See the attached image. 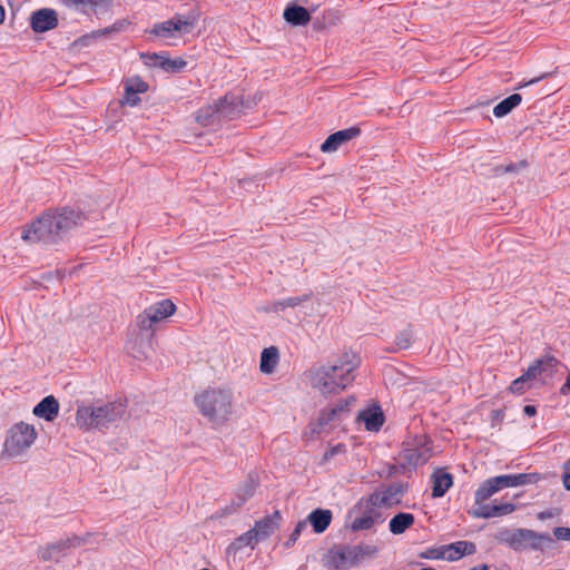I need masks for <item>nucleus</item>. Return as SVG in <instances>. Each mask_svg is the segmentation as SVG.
I'll return each mask as SVG.
<instances>
[{
	"label": "nucleus",
	"mask_w": 570,
	"mask_h": 570,
	"mask_svg": "<svg viewBox=\"0 0 570 570\" xmlns=\"http://www.w3.org/2000/svg\"><path fill=\"white\" fill-rule=\"evenodd\" d=\"M509 488L505 475H498L483 481L474 493L475 502H484L502 489Z\"/></svg>",
	"instance_id": "f3484780"
},
{
	"label": "nucleus",
	"mask_w": 570,
	"mask_h": 570,
	"mask_svg": "<svg viewBox=\"0 0 570 570\" xmlns=\"http://www.w3.org/2000/svg\"><path fill=\"white\" fill-rule=\"evenodd\" d=\"M420 558L432 559V560H438V559L444 560L443 546H441L439 548H430V549L425 550L424 552H421Z\"/></svg>",
	"instance_id": "58836bf2"
},
{
	"label": "nucleus",
	"mask_w": 570,
	"mask_h": 570,
	"mask_svg": "<svg viewBox=\"0 0 570 570\" xmlns=\"http://www.w3.org/2000/svg\"><path fill=\"white\" fill-rule=\"evenodd\" d=\"M514 510L515 505L513 503L492 504L493 518L510 514Z\"/></svg>",
	"instance_id": "e433bc0d"
},
{
	"label": "nucleus",
	"mask_w": 570,
	"mask_h": 570,
	"mask_svg": "<svg viewBox=\"0 0 570 570\" xmlns=\"http://www.w3.org/2000/svg\"><path fill=\"white\" fill-rule=\"evenodd\" d=\"M106 0H90L88 1V4L91 6V7H97L99 6L101 2H105Z\"/></svg>",
	"instance_id": "864d4df0"
},
{
	"label": "nucleus",
	"mask_w": 570,
	"mask_h": 570,
	"mask_svg": "<svg viewBox=\"0 0 570 570\" xmlns=\"http://www.w3.org/2000/svg\"><path fill=\"white\" fill-rule=\"evenodd\" d=\"M523 412L528 416H533L537 413V409L533 405H525Z\"/></svg>",
	"instance_id": "09e8293b"
},
{
	"label": "nucleus",
	"mask_w": 570,
	"mask_h": 570,
	"mask_svg": "<svg viewBox=\"0 0 570 570\" xmlns=\"http://www.w3.org/2000/svg\"><path fill=\"white\" fill-rule=\"evenodd\" d=\"M421 570H435L434 568H423Z\"/></svg>",
	"instance_id": "bf43d9fd"
},
{
	"label": "nucleus",
	"mask_w": 570,
	"mask_h": 570,
	"mask_svg": "<svg viewBox=\"0 0 570 570\" xmlns=\"http://www.w3.org/2000/svg\"><path fill=\"white\" fill-rule=\"evenodd\" d=\"M198 18L199 14L196 12L187 14L177 13L169 20L154 24L150 33L161 38H171L175 33L185 35L195 28Z\"/></svg>",
	"instance_id": "6e6552de"
},
{
	"label": "nucleus",
	"mask_w": 570,
	"mask_h": 570,
	"mask_svg": "<svg viewBox=\"0 0 570 570\" xmlns=\"http://www.w3.org/2000/svg\"><path fill=\"white\" fill-rule=\"evenodd\" d=\"M59 412V403L53 395L43 397L32 410L33 415L51 422Z\"/></svg>",
	"instance_id": "6ab92c4d"
},
{
	"label": "nucleus",
	"mask_w": 570,
	"mask_h": 570,
	"mask_svg": "<svg viewBox=\"0 0 570 570\" xmlns=\"http://www.w3.org/2000/svg\"><path fill=\"white\" fill-rule=\"evenodd\" d=\"M406 490L407 485L404 483H391L374 491L368 498V503L376 508H391L401 502Z\"/></svg>",
	"instance_id": "9d476101"
},
{
	"label": "nucleus",
	"mask_w": 570,
	"mask_h": 570,
	"mask_svg": "<svg viewBox=\"0 0 570 570\" xmlns=\"http://www.w3.org/2000/svg\"><path fill=\"white\" fill-rule=\"evenodd\" d=\"M471 570H489V569H488V566L481 564V566L473 567Z\"/></svg>",
	"instance_id": "6e6d98bb"
},
{
	"label": "nucleus",
	"mask_w": 570,
	"mask_h": 570,
	"mask_svg": "<svg viewBox=\"0 0 570 570\" xmlns=\"http://www.w3.org/2000/svg\"><path fill=\"white\" fill-rule=\"evenodd\" d=\"M37 438L38 433L32 424L22 421L13 424L7 432L3 455L11 459L24 455Z\"/></svg>",
	"instance_id": "423d86ee"
},
{
	"label": "nucleus",
	"mask_w": 570,
	"mask_h": 570,
	"mask_svg": "<svg viewBox=\"0 0 570 570\" xmlns=\"http://www.w3.org/2000/svg\"><path fill=\"white\" fill-rule=\"evenodd\" d=\"M81 542V539L77 537L52 542L39 548L38 557L45 562L59 561L71 548L79 547Z\"/></svg>",
	"instance_id": "f8f14e48"
},
{
	"label": "nucleus",
	"mask_w": 570,
	"mask_h": 570,
	"mask_svg": "<svg viewBox=\"0 0 570 570\" xmlns=\"http://www.w3.org/2000/svg\"><path fill=\"white\" fill-rule=\"evenodd\" d=\"M176 311V305L170 299H163L147 307L137 316V325L140 330L149 331L153 325L169 317Z\"/></svg>",
	"instance_id": "1a4fd4ad"
},
{
	"label": "nucleus",
	"mask_w": 570,
	"mask_h": 570,
	"mask_svg": "<svg viewBox=\"0 0 570 570\" xmlns=\"http://www.w3.org/2000/svg\"><path fill=\"white\" fill-rule=\"evenodd\" d=\"M258 542L256 540V537L254 535L252 530H248L247 532L239 535L237 539H235L230 546L228 547L229 551L237 552L242 550L244 547H250L254 548V546Z\"/></svg>",
	"instance_id": "72a5a7b5"
},
{
	"label": "nucleus",
	"mask_w": 570,
	"mask_h": 570,
	"mask_svg": "<svg viewBox=\"0 0 570 570\" xmlns=\"http://www.w3.org/2000/svg\"><path fill=\"white\" fill-rule=\"evenodd\" d=\"M358 420L364 422L367 431L376 432L384 423V415L379 407L368 409L360 412Z\"/></svg>",
	"instance_id": "393cba45"
},
{
	"label": "nucleus",
	"mask_w": 570,
	"mask_h": 570,
	"mask_svg": "<svg viewBox=\"0 0 570 570\" xmlns=\"http://www.w3.org/2000/svg\"><path fill=\"white\" fill-rule=\"evenodd\" d=\"M355 404L354 397H348L344 401H338L334 406L324 409L320 412L316 421H312L307 429L306 434L309 439L318 436L321 434H327L335 429L338 423L345 419L351 410V406Z\"/></svg>",
	"instance_id": "0eeeda50"
},
{
	"label": "nucleus",
	"mask_w": 570,
	"mask_h": 570,
	"mask_svg": "<svg viewBox=\"0 0 570 570\" xmlns=\"http://www.w3.org/2000/svg\"><path fill=\"white\" fill-rule=\"evenodd\" d=\"M522 101V97L519 94H513L508 98L500 101L493 108V115L498 118H502L510 114L515 107H518Z\"/></svg>",
	"instance_id": "c756f323"
},
{
	"label": "nucleus",
	"mask_w": 570,
	"mask_h": 570,
	"mask_svg": "<svg viewBox=\"0 0 570 570\" xmlns=\"http://www.w3.org/2000/svg\"><path fill=\"white\" fill-rule=\"evenodd\" d=\"M125 415V406L121 403L111 402L100 406H79L76 413V423L80 429L94 430L108 428L121 420Z\"/></svg>",
	"instance_id": "20e7f679"
},
{
	"label": "nucleus",
	"mask_w": 570,
	"mask_h": 570,
	"mask_svg": "<svg viewBox=\"0 0 570 570\" xmlns=\"http://www.w3.org/2000/svg\"><path fill=\"white\" fill-rule=\"evenodd\" d=\"M494 414H495L497 417H500L501 412L500 411H495Z\"/></svg>",
	"instance_id": "13d9d810"
},
{
	"label": "nucleus",
	"mask_w": 570,
	"mask_h": 570,
	"mask_svg": "<svg viewBox=\"0 0 570 570\" xmlns=\"http://www.w3.org/2000/svg\"><path fill=\"white\" fill-rule=\"evenodd\" d=\"M127 24H128V22L122 20V21L114 23L111 27L105 28L102 30H98L94 35L95 36H106V35H109V33H111L114 31L122 30Z\"/></svg>",
	"instance_id": "37998d69"
},
{
	"label": "nucleus",
	"mask_w": 570,
	"mask_h": 570,
	"mask_svg": "<svg viewBox=\"0 0 570 570\" xmlns=\"http://www.w3.org/2000/svg\"><path fill=\"white\" fill-rule=\"evenodd\" d=\"M557 371V367L554 368H542V373L547 376V377H552L553 374L556 373Z\"/></svg>",
	"instance_id": "603ef678"
},
{
	"label": "nucleus",
	"mask_w": 570,
	"mask_h": 570,
	"mask_svg": "<svg viewBox=\"0 0 570 570\" xmlns=\"http://www.w3.org/2000/svg\"><path fill=\"white\" fill-rule=\"evenodd\" d=\"M553 535L558 540L570 541V528L557 527L553 530Z\"/></svg>",
	"instance_id": "a18cd8bd"
},
{
	"label": "nucleus",
	"mask_w": 570,
	"mask_h": 570,
	"mask_svg": "<svg viewBox=\"0 0 570 570\" xmlns=\"http://www.w3.org/2000/svg\"><path fill=\"white\" fill-rule=\"evenodd\" d=\"M144 62L149 67H158L166 72H176L185 68L186 61L181 58L170 59L158 53H142Z\"/></svg>",
	"instance_id": "dca6fc26"
},
{
	"label": "nucleus",
	"mask_w": 570,
	"mask_h": 570,
	"mask_svg": "<svg viewBox=\"0 0 570 570\" xmlns=\"http://www.w3.org/2000/svg\"><path fill=\"white\" fill-rule=\"evenodd\" d=\"M374 523L375 521L372 515H362L353 520L351 528L353 531L368 530Z\"/></svg>",
	"instance_id": "c9c22d12"
},
{
	"label": "nucleus",
	"mask_w": 570,
	"mask_h": 570,
	"mask_svg": "<svg viewBox=\"0 0 570 570\" xmlns=\"http://www.w3.org/2000/svg\"><path fill=\"white\" fill-rule=\"evenodd\" d=\"M544 518H546V513H543V512H542V513H540V514H539V519H541V520H542V519H544Z\"/></svg>",
	"instance_id": "4d7b16f0"
},
{
	"label": "nucleus",
	"mask_w": 570,
	"mask_h": 570,
	"mask_svg": "<svg viewBox=\"0 0 570 570\" xmlns=\"http://www.w3.org/2000/svg\"><path fill=\"white\" fill-rule=\"evenodd\" d=\"M529 380L527 377H524V374L521 375L520 377L515 379L511 385H510V391L512 393H515V394H522L527 387H525V383L528 382Z\"/></svg>",
	"instance_id": "79ce46f5"
},
{
	"label": "nucleus",
	"mask_w": 570,
	"mask_h": 570,
	"mask_svg": "<svg viewBox=\"0 0 570 570\" xmlns=\"http://www.w3.org/2000/svg\"><path fill=\"white\" fill-rule=\"evenodd\" d=\"M217 105L219 109L224 108L230 112V115H219L220 118L233 119L240 112L242 100L236 95H226L217 101Z\"/></svg>",
	"instance_id": "c85d7f7f"
},
{
	"label": "nucleus",
	"mask_w": 570,
	"mask_h": 570,
	"mask_svg": "<svg viewBox=\"0 0 570 570\" xmlns=\"http://www.w3.org/2000/svg\"><path fill=\"white\" fill-rule=\"evenodd\" d=\"M412 342V333L407 330L401 332L395 340V343L399 348L406 350L410 347Z\"/></svg>",
	"instance_id": "4c0bfd02"
},
{
	"label": "nucleus",
	"mask_w": 570,
	"mask_h": 570,
	"mask_svg": "<svg viewBox=\"0 0 570 570\" xmlns=\"http://www.w3.org/2000/svg\"><path fill=\"white\" fill-rule=\"evenodd\" d=\"M4 21V9L3 7L0 4V24H2Z\"/></svg>",
	"instance_id": "5fc2aeb1"
},
{
	"label": "nucleus",
	"mask_w": 570,
	"mask_h": 570,
	"mask_svg": "<svg viewBox=\"0 0 570 570\" xmlns=\"http://www.w3.org/2000/svg\"><path fill=\"white\" fill-rule=\"evenodd\" d=\"M495 539L517 552L543 550L546 546L553 543L549 533H539L524 528L502 529L498 532Z\"/></svg>",
	"instance_id": "39448f33"
},
{
	"label": "nucleus",
	"mask_w": 570,
	"mask_h": 570,
	"mask_svg": "<svg viewBox=\"0 0 570 570\" xmlns=\"http://www.w3.org/2000/svg\"><path fill=\"white\" fill-rule=\"evenodd\" d=\"M257 487V476L249 474L248 478L239 485L237 490L235 504L238 508L242 507L248 499H250L254 495Z\"/></svg>",
	"instance_id": "bb28decb"
},
{
	"label": "nucleus",
	"mask_w": 570,
	"mask_h": 570,
	"mask_svg": "<svg viewBox=\"0 0 570 570\" xmlns=\"http://www.w3.org/2000/svg\"><path fill=\"white\" fill-rule=\"evenodd\" d=\"M470 514L474 518L490 519L493 518L492 504H484V502H475Z\"/></svg>",
	"instance_id": "f704fd0d"
},
{
	"label": "nucleus",
	"mask_w": 570,
	"mask_h": 570,
	"mask_svg": "<svg viewBox=\"0 0 570 570\" xmlns=\"http://www.w3.org/2000/svg\"><path fill=\"white\" fill-rule=\"evenodd\" d=\"M283 17L292 26H306L311 21V14L307 9L296 4H289L285 8Z\"/></svg>",
	"instance_id": "412c9836"
},
{
	"label": "nucleus",
	"mask_w": 570,
	"mask_h": 570,
	"mask_svg": "<svg viewBox=\"0 0 570 570\" xmlns=\"http://www.w3.org/2000/svg\"><path fill=\"white\" fill-rule=\"evenodd\" d=\"M431 455L432 453L430 446L428 445L426 438L422 436L416 441L414 446L403 450L401 460L403 461L404 466L409 465L415 468L426 463Z\"/></svg>",
	"instance_id": "ddd939ff"
},
{
	"label": "nucleus",
	"mask_w": 570,
	"mask_h": 570,
	"mask_svg": "<svg viewBox=\"0 0 570 570\" xmlns=\"http://www.w3.org/2000/svg\"><path fill=\"white\" fill-rule=\"evenodd\" d=\"M125 87H131L132 90L137 94L146 92L148 89V85L139 78L129 79L126 81Z\"/></svg>",
	"instance_id": "a19ab883"
},
{
	"label": "nucleus",
	"mask_w": 570,
	"mask_h": 570,
	"mask_svg": "<svg viewBox=\"0 0 570 570\" xmlns=\"http://www.w3.org/2000/svg\"><path fill=\"white\" fill-rule=\"evenodd\" d=\"M360 365L358 356L351 352L343 354L333 365H322L311 374V384L323 395L338 393L355 379L354 370Z\"/></svg>",
	"instance_id": "f03ea898"
},
{
	"label": "nucleus",
	"mask_w": 570,
	"mask_h": 570,
	"mask_svg": "<svg viewBox=\"0 0 570 570\" xmlns=\"http://www.w3.org/2000/svg\"><path fill=\"white\" fill-rule=\"evenodd\" d=\"M505 478L509 488L533 484L540 480V475L538 473L510 474L505 475Z\"/></svg>",
	"instance_id": "473e14b6"
},
{
	"label": "nucleus",
	"mask_w": 570,
	"mask_h": 570,
	"mask_svg": "<svg viewBox=\"0 0 570 570\" xmlns=\"http://www.w3.org/2000/svg\"><path fill=\"white\" fill-rule=\"evenodd\" d=\"M361 134V129L356 126L338 130L332 135H330L326 140L321 145V150L323 153H334L342 145L348 142L350 140L356 138Z\"/></svg>",
	"instance_id": "2eb2a0df"
},
{
	"label": "nucleus",
	"mask_w": 570,
	"mask_h": 570,
	"mask_svg": "<svg viewBox=\"0 0 570 570\" xmlns=\"http://www.w3.org/2000/svg\"><path fill=\"white\" fill-rule=\"evenodd\" d=\"M305 528H306V521L298 522L296 524L295 529L293 530V532L291 533L289 539L286 542V546L289 547V546L294 544L296 542V540L298 539V537L301 535L303 529H305Z\"/></svg>",
	"instance_id": "c03bdc74"
},
{
	"label": "nucleus",
	"mask_w": 570,
	"mask_h": 570,
	"mask_svg": "<svg viewBox=\"0 0 570 570\" xmlns=\"http://www.w3.org/2000/svg\"><path fill=\"white\" fill-rule=\"evenodd\" d=\"M309 298H311L309 294H304L302 296H295V297L282 299V301L273 303L271 305V307L268 308V311L269 312H281V311H284L286 307L294 308V307L301 305L302 303L309 301Z\"/></svg>",
	"instance_id": "2f4dec72"
},
{
	"label": "nucleus",
	"mask_w": 570,
	"mask_h": 570,
	"mask_svg": "<svg viewBox=\"0 0 570 570\" xmlns=\"http://www.w3.org/2000/svg\"><path fill=\"white\" fill-rule=\"evenodd\" d=\"M332 518L331 510L315 509L308 514L306 522L311 523L316 533H323L331 524Z\"/></svg>",
	"instance_id": "5701e85b"
},
{
	"label": "nucleus",
	"mask_w": 570,
	"mask_h": 570,
	"mask_svg": "<svg viewBox=\"0 0 570 570\" xmlns=\"http://www.w3.org/2000/svg\"><path fill=\"white\" fill-rule=\"evenodd\" d=\"M195 403L214 425L227 422L234 411L233 393L225 389H207L195 396Z\"/></svg>",
	"instance_id": "7ed1b4c3"
},
{
	"label": "nucleus",
	"mask_w": 570,
	"mask_h": 570,
	"mask_svg": "<svg viewBox=\"0 0 570 570\" xmlns=\"http://www.w3.org/2000/svg\"><path fill=\"white\" fill-rule=\"evenodd\" d=\"M562 481L564 488L570 491V459L563 464Z\"/></svg>",
	"instance_id": "49530a36"
},
{
	"label": "nucleus",
	"mask_w": 570,
	"mask_h": 570,
	"mask_svg": "<svg viewBox=\"0 0 570 570\" xmlns=\"http://www.w3.org/2000/svg\"><path fill=\"white\" fill-rule=\"evenodd\" d=\"M362 557L363 551L358 546L336 547L330 551L328 564L336 570H347L357 564Z\"/></svg>",
	"instance_id": "9b49d317"
},
{
	"label": "nucleus",
	"mask_w": 570,
	"mask_h": 570,
	"mask_svg": "<svg viewBox=\"0 0 570 570\" xmlns=\"http://www.w3.org/2000/svg\"><path fill=\"white\" fill-rule=\"evenodd\" d=\"M86 219L85 215L71 208H61L42 214L22 229L21 238L29 244H56Z\"/></svg>",
	"instance_id": "f257e3e1"
},
{
	"label": "nucleus",
	"mask_w": 570,
	"mask_h": 570,
	"mask_svg": "<svg viewBox=\"0 0 570 570\" xmlns=\"http://www.w3.org/2000/svg\"><path fill=\"white\" fill-rule=\"evenodd\" d=\"M279 361V353L276 346H269L263 350L261 354L259 370L264 374H272Z\"/></svg>",
	"instance_id": "a878e982"
},
{
	"label": "nucleus",
	"mask_w": 570,
	"mask_h": 570,
	"mask_svg": "<svg viewBox=\"0 0 570 570\" xmlns=\"http://www.w3.org/2000/svg\"><path fill=\"white\" fill-rule=\"evenodd\" d=\"M414 523V517L411 513H399L390 520V531L393 534H401Z\"/></svg>",
	"instance_id": "7c9ffc66"
},
{
	"label": "nucleus",
	"mask_w": 570,
	"mask_h": 570,
	"mask_svg": "<svg viewBox=\"0 0 570 570\" xmlns=\"http://www.w3.org/2000/svg\"><path fill=\"white\" fill-rule=\"evenodd\" d=\"M546 76H547V75H542V76H540V77H538V78H533V79H531V80H530V81H528V82L520 83V85L518 86V89L523 88V87L529 86V85H533V83L538 82L539 80L543 79Z\"/></svg>",
	"instance_id": "8fccbe9b"
},
{
	"label": "nucleus",
	"mask_w": 570,
	"mask_h": 570,
	"mask_svg": "<svg viewBox=\"0 0 570 570\" xmlns=\"http://www.w3.org/2000/svg\"><path fill=\"white\" fill-rule=\"evenodd\" d=\"M432 497L441 498L453 484V478L450 473L445 472L442 469H438L432 474Z\"/></svg>",
	"instance_id": "4be33fe9"
},
{
	"label": "nucleus",
	"mask_w": 570,
	"mask_h": 570,
	"mask_svg": "<svg viewBox=\"0 0 570 570\" xmlns=\"http://www.w3.org/2000/svg\"><path fill=\"white\" fill-rule=\"evenodd\" d=\"M515 169H517V165H509L504 168H497V171L502 170L503 173H511V171H514Z\"/></svg>",
	"instance_id": "3c124183"
},
{
	"label": "nucleus",
	"mask_w": 570,
	"mask_h": 570,
	"mask_svg": "<svg viewBox=\"0 0 570 570\" xmlns=\"http://www.w3.org/2000/svg\"><path fill=\"white\" fill-rule=\"evenodd\" d=\"M230 115V112L224 108L219 109L217 101L213 105H208L204 108H200L196 114V121L202 126H209L215 122V120L220 119L219 115Z\"/></svg>",
	"instance_id": "b1692460"
},
{
	"label": "nucleus",
	"mask_w": 570,
	"mask_h": 570,
	"mask_svg": "<svg viewBox=\"0 0 570 570\" xmlns=\"http://www.w3.org/2000/svg\"><path fill=\"white\" fill-rule=\"evenodd\" d=\"M281 518V512L276 510L273 514L256 521L255 525L250 529L256 540L259 542L269 538L278 529Z\"/></svg>",
	"instance_id": "a211bd4d"
},
{
	"label": "nucleus",
	"mask_w": 570,
	"mask_h": 570,
	"mask_svg": "<svg viewBox=\"0 0 570 570\" xmlns=\"http://www.w3.org/2000/svg\"><path fill=\"white\" fill-rule=\"evenodd\" d=\"M344 450H345V449H344V445H342V444H337V445H335V446L331 448L328 451H326V452L324 453V460H325V461H328V460H330V459H332L334 455H336V454H338V453L344 452Z\"/></svg>",
	"instance_id": "de8ad7c7"
},
{
	"label": "nucleus",
	"mask_w": 570,
	"mask_h": 570,
	"mask_svg": "<svg viewBox=\"0 0 570 570\" xmlns=\"http://www.w3.org/2000/svg\"><path fill=\"white\" fill-rule=\"evenodd\" d=\"M476 548L473 542L470 541H456L451 544L443 546L444 560L455 561L461 559L463 556L473 554Z\"/></svg>",
	"instance_id": "aec40b11"
},
{
	"label": "nucleus",
	"mask_w": 570,
	"mask_h": 570,
	"mask_svg": "<svg viewBox=\"0 0 570 570\" xmlns=\"http://www.w3.org/2000/svg\"><path fill=\"white\" fill-rule=\"evenodd\" d=\"M138 95L139 94L135 92L131 87H125V96L121 102L127 104L131 107L137 106L140 101Z\"/></svg>",
	"instance_id": "ea45409f"
},
{
	"label": "nucleus",
	"mask_w": 570,
	"mask_h": 570,
	"mask_svg": "<svg viewBox=\"0 0 570 570\" xmlns=\"http://www.w3.org/2000/svg\"><path fill=\"white\" fill-rule=\"evenodd\" d=\"M30 26L37 33L52 30L58 26V14L53 9H39L31 14Z\"/></svg>",
	"instance_id": "4468645a"
},
{
	"label": "nucleus",
	"mask_w": 570,
	"mask_h": 570,
	"mask_svg": "<svg viewBox=\"0 0 570 570\" xmlns=\"http://www.w3.org/2000/svg\"><path fill=\"white\" fill-rule=\"evenodd\" d=\"M559 364V361L554 356H546L541 360L535 361L530 365L524 373V377L529 381L542 375V368H554Z\"/></svg>",
	"instance_id": "cd10ccee"
}]
</instances>
